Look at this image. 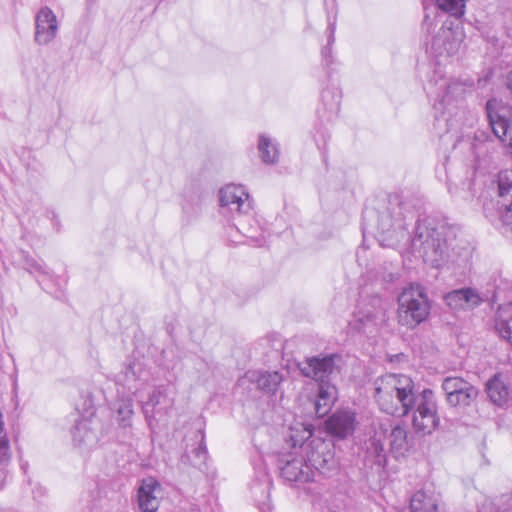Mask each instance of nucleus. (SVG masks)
<instances>
[{"label": "nucleus", "instance_id": "obj_2", "mask_svg": "<svg viewBox=\"0 0 512 512\" xmlns=\"http://www.w3.org/2000/svg\"><path fill=\"white\" fill-rule=\"evenodd\" d=\"M374 398L380 409L390 415H408L416 433L431 434L439 425L437 401L431 389L414 392L413 380L404 374H386L374 381Z\"/></svg>", "mask_w": 512, "mask_h": 512}, {"label": "nucleus", "instance_id": "obj_12", "mask_svg": "<svg viewBox=\"0 0 512 512\" xmlns=\"http://www.w3.org/2000/svg\"><path fill=\"white\" fill-rule=\"evenodd\" d=\"M100 436L101 423L94 416L80 419L72 430L73 443L81 452L90 451L95 448L100 440Z\"/></svg>", "mask_w": 512, "mask_h": 512}, {"label": "nucleus", "instance_id": "obj_42", "mask_svg": "<svg viewBox=\"0 0 512 512\" xmlns=\"http://www.w3.org/2000/svg\"><path fill=\"white\" fill-rule=\"evenodd\" d=\"M241 225H242V223H241V222H239V223H238V224H236L235 226H236L237 230H239V231H240V232H242L243 234H246V231H244V229L242 230V229L240 228V226H241Z\"/></svg>", "mask_w": 512, "mask_h": 512}, {"label": "nucleus", "instance_id": "obj_14", "mask_svg": "<svg viewBox=\"0 0 512 512\" xmlns=\"http://www.w3.org/2000/svg\"><path fill=\"white\" fill-rule=\"evenodd\" d=\"M497 215L504 226L512 231V171L499 172L497 176Z\"/></svg>", "mask_w": 512, "mask_h": 512}, {"label": "nucleus", "instance_id": "obj_38", "mask_svg": "<svg viewBox=\"0 0 512 512\" xmlns=\"http://www.w3.org/2000/svg\"><path fill=\"white\" fill-rule=\"evenodd\" d=\"M397 278L396 274L388 273L383 277L385 283H391Z\"/></svg>", "mask_w": 512, "mask_h": 512}, {"label": "nucleus", "instance_id": "obj_5", "mask_svg": "<svg viewBox=\"0 0 512 512\" xmlns=\"http://www.w3.org/2000/svg\"><path fill=\"white\" fill-rule=\"evenodd\" d=\"M398 323L413 329L424 322L431 309L426 289L420 284L405 287L397 298Z\"/></svg>", "mask_w": 512, "mask_h": 512}, {"label": "nucleus", "instance_id": "obj_31", "mask_svg": "<svg viewBox=\"0 0 512 512\" xmlns=\"http://www.w3.org/2000/svg\"><path fill=\"white\" fill-rule=\"evenodd\" d=\"M160 394H161V391H160V389H158L152 393V395L149 397L148 401L143 402L142 409H143V412L145 414V417H146V420H147L149 426H151V418L153 416V409L155 408L156 405L159 404Z\"/></svg>", "mask_w": 512, "mask_h": 512}, {"label": "nucleus", "instance_id": "obj_15", "mask_svg": "<svg viewBox=\"0 0 512 512\" xmlns=\"http://www.w3.org/2000/svg\"><path fill=\"white\" fill-rule=\"evenodd\" d=\"M308 463L313 472L329 477L338 470V461L329 444L318 442L307 452Z\"/></svg>", "mask_w": 512, "mask_h": 512}, {"label": "nucleus", "instance_id": "obj_28", "mask_svg": "<svg viewBox=\"0 0 512 512\" xmlns=\"http://www.w3.org/2000/svg\"><path fill=\"white\" fill-rule=\"evenodd\" d=\"M335 29V22L329 21L327 27V44L321 49L322 64L326 67H330L334 63L332 45L335 41Z\"/></svg>", "mask_w": 512, "mask_h": 512}, {"label": "nucleus", "instance_id": "obj_37", "mask_svg": "<svg viewBox=\"0 0 512 512\" xmlns=\"http://www.w3.org/2000/svg\"><path fill=\"white\" fill-rule=\"evenodd\" d=\"M489 206H494L493 201H491L489 203H485L483 205V210H484V213H485L486 217H492V214L489 212L490 211Z\"/></svg>", "mask_w": 512, "mask_h": 512}, {"label": "nucleus", "instance_id": "obj_13", "mask_svg": "<svg viewBox=\"0 0 512 512\" xmlns=\"http://www.w3.org/2000/svg\"><path fill=\"white\" fill-rule=\"evenodd\" d=\"M298 452L293 451L288 454H280L279 462L281 476L289 482H308L313 479L314 472L309 466L308 459L298 457Z\"/></svg>", "mask_w": 512, "mask_h": 512}, {"label": "nucleus", "instance_id": "obj_16", "mask_svg": "<svg viewBox=\"0 0 512 512\" xmlns=\"http://www.w3.org/2000/svg\"><path fill=\"white\" fill-rule=\"evenodd\" d=\"M59 23L56 14L49 7H42L35 18V42L48 45L57 36Z\"/></svg>", "mask_w": 512, "mask_h": 512}, {"label": "nucleus", "instance_id": "obj_8", "mask_svg": "<svg viewBox=\"0 0 512 512\" xmlns=\"http://www.w3.org/2000/svg\"><path fill=\"white\" fill-rule=\"evenodd\" d=\"M442 390L450 407L466 408L476 401L479 390L462 377L448 376L442 380Z\"/></svg>", "mask_w": 512, "mask_h": 512}, {"label": "nucleus", "instance_id": "obj_9", "mask_svg": "<svg viewBox=\"0 0 512 512\" xmlns=\"http://www.w3.org/2000/svg\"><path fill=\"white\" fill-rule=\"evenodd\" d=\"M219 203L223 214L231 212L239 217L252 210L249 194L242 185L229 184L219 191Z\"/></svg>", "mask_w": 512, "mask_h": 512}, {"label": "nucleus", "instance_id": "obj_10", "mask_svg": "<svg viewBox=\"0 0 512 512\" xmlns=\"http://www.w3.org/2000/svg\"><path fill=\"white\" fill-rule=\"evenodd\" d=\"M463 38V32L458 26L445 22L433 37L430 49L436 56H452L459 51Z\"/></svg>", "mask_w": 512, "mask_h": 512}, {"label": "nucleus", "instance_id": "obj_7", "mask_svg": "<svg viewBox=\"0 0 512 512\" xmlns=\"http://www.w3.org/2000/svg\"><path fill=\"white\" fill-rule=\"evenodd\" d=\"M489 125L494 135L506 146L512 148V112L501 101L490 99L486 103Z\"/></svg>", "mask_w": 512, "mask_h": 512}, {"label": "nucleus", "instance_id": "obj_25", "mask_svg": "<svg viewBox=\"0 0 512 512\" xmlns=\"http://www.w3.org/2000/svg\"><path fill=\"white\" fill-rule=\"evenodd\" d=\"M261 161L267 165L276 164L279 160L278 142L266 134H260L257 143Z\"/></svg>", "mask_w": 512, "mask_h": 512}, {"label": "nucleus", "instance_id": "obj_4", "mask_svg": "<svg viewBox=\"0 0 512 512\" xmlns=\"http://www.w3.org/2000/svg\"><path fill=\"white\" fill-rule=\"evenodd\" d=\"M386 440L389 441L390 451L396 456H403L410 446L405 426L392 425L389 419L381 422L370 438L366 451L367 457L379 467H384L386 464Z\"/></svg>", "mask_w": 512, "mask_h": 512}, {"label": "nucleus", "instance_id": "obj_3", "mask_svg": "<svg viewBox=\"0 0 512 512\" xmlns=\"http://www.w3.org/2000/svg\"><path fill=\"white\" fill-rule=\"evenodd\" d=\"M427 96L433 101L435 118L449 124L451 119L446 115L455 116L462 108L465 85L459 80L450 79L445 76L441 67L433 70L432 76L424 84Z\"/></svg>", "mask_w": 512, "mask_h": 512}, {"label": "nucleus", "instance_id": "obj_27", "mask_svg": "<svg viewBox=\"0 0 512 512\" xmlns=\"http://www.w3.org/2000/svg\"><path fill=\"white\" fill-rule=\"evenodd\" d=\"M472 258V249L467 245H455L448 248V259L446 265H454L457 267H465Z\"/></svg>", "mask_w": 512, "mask_h": 512}, {"label": "nucleus", "instance_id": "obj_33", "mask_svg": "<svg viewBox=\"0 0 512 512\" xmlns=\"http://www.w3.org/2000/svg\"><path fill=\"white\" fill-rule=\"evenodd\" d=\"M375 319L373 314H366L363 316L358 315L355 319L354 328L358 331L366 332V327L369 325H374Z\"/></svg>", "mask_w": 512, "mask_h": 512}, {"label": "nucleus", "instance_id": "obj_6", "mask_svg": "<svg viewBox=\"0 0 512 512\" xmlns=\"http://www.w3.org/2000/svg\"><path fill=\"white\" fill-rule=\"evenodd\" d=\"M340 360L341 357L337 354L315 356L300 363L299 369L305 377L312 378L319 385L331 383L340 372Z\"/></svg>", "mask_w": 512, "mask_h": 512}, {"label": "nucleus", "instance_id": "obj_35", "mask_svg": "<svg viewBox=\"0 0 512 512\" xmlns=\"http://www.w3.org/2000/svg\"><path fill=\"white\" fill-rule=\"evenodd\" d=\"M512 511V495H502L500 502L497 504L496 512H510Z\"/></svg>", "mask_w": 512, "mask_h": 512}, {"label": "nucleus", "instance_id": "obj_11", "mask_svg": "<svg viewBox=\"0 0 512 512\" xmlns=\"http://www.w3.org/2000/svg\"><path fill=\"white\" fill-rule=\"evenodd\" d=\"M150 379V373L140 361H132L116 375V385L122 387L123 393L138 396L146 388Z\"/></svg>", "mask_w": 512, "mask_h": 512}, {"label": "nucleus", "instance_id": "obj_34", "mask_svg": "<svg viewBox=\"0 0 512 512\" xmlns=\"http://www.w3.org/2000/svg\"><path fill=\"white\" fill-rule=\"evenodd\" d=\"M260 462H262V461L260 460ZM254 469H255V473H256V477H257L258 481H260L263 484L268 485L270 483V477H269L268 470H267L266 466L263 463L254 464Z\"/></svg>", "mask_w": 512, "mask_h": 512}, {"label": "nucleus", "instance_id": "obj_41", "mask_svg": "<svg viewBox=\"0 0 512 512\" xmlns=\"http://www.w3.org/2000/svg\"><path fill=\"white\" fill-rule=\"evenodd\" d=\"M500 293H501L500 288H497V289H496V291H495V293H494V298H495V299L499 298V297H500Z\"/></svg>", "mask_w": 512, "mask_h": 512}, {"label": "nucleus", "instance_id": "obj_26", "mask_svg": "<svg viewBox=\"0 0 512 512\" xmlns=\"http://www.w3.org/2000/svg\"><path fill=\"white\" fill-rule=\"evenodd\" d=\"M410 507L412 512H439L438 499L427 490H420L413 494Z\"/></svg>", "mask_w": 512, "mask_h": 512}, {"label": "nucleus", "instance_id": "obj_36", "mask_svg": "<svg viewBox=\"0 0 512 512\" xmlns=\"http://www.w3.org/2000/svg\"><path fill=\"white\" fill-rule=\"evenodd\" d=\"M421 29H422V32L427 35L430 34L432 32V30L434 29L433 19L430 18L428 13H426L424 16V19H423L422 25H421Z\"/></svg>", "mask_w": 512, "mask_h": 512}, {"label": "nucleus", "instance_id": "obj_20", "mask_svg": "<svg viewBox=\"0 0 512 512\" xmlns=\"http://www.w3.org/2000/svg\"><path fill=\"white\" fill-rule=\"evenodd\" d=\"M242 381L256 383L261 391L267 394H275L283 381V375L277 371H248Z\"/></svg>", "mask_w": 512, "mask_h": 512}, {"label": "nucleus", "instance_id": "obj_24", "mask_svg": "<svg viewBox=\"0 0 512 512\" xmlns=\"http://www.w3.org/2000/svg\"><path fill=\"white\" fill-rule=\"evenodd\" d=\"M486 392L492 403L503 406L509 398V388L500 374L494 375L486 383Z\"/></svg>", "mask_w": 512, "mask_h": 512}, {"label": "nucleus", "instance_id": "obj_1", "mask_svg": "<svg viewBox=\"0 0 512 512\" xmlns=\"http://www.w3.org/2000/svg\"><path fill=\"white\" fill-rule=\"evenodd\" d=\"M390 208L379 216L377 240L382 247L398 249L410 244L411 253L433 268L446 265L448 247L453 230L445 222L434 217L419 218L412 233L406 229V220L415 214L407 202L398 196L390 199Z\"/></svg>", "mask_w": 512, "mask_h": 512}, {"label": "nucleus", "instance_id": "obj_29", "mask_svg": "<svg viewBox=\"0 0 512 512\" xmlns=\"http://www.w3.org/2000/svg\"><path fill=\"white\" fill-rule=\"evenodd\" d=\"M116 412L118 414L120 425L123 428L131 426V417L133 415L132 400L131 398L122 399L116 405Z\"/></svg>", "mask_w": 512, "mask_h": 512}, {"label": "nucleus", "instance_id": "obj_30", "mask_svg": "<svg viewBox=\"0 0 512 512\" xmlns=\"http://www.w3.org/2000/svg\"><path fill=\"white\" fill-rule=\"evenodd\" d=\"M322 101L331 113H338L340 107V95L338 93H333L330 90H324L322 92Z\"/></svg>", "mask_w": 512, "mask_h": 512}, {"label": "nucleus", "instance_id": "obj_32", "mask_svg": "<svg viewBox=\"0 0 512 512\" xmlns=\"http://www.w3.org/2000/svg\"><path fill=\"white\" fill-rule=\"evenodd\" d=\"M25 269L30 273H38L42 276H48L49 272L47 270V267L42 262H38L32 258H26L25 259Z\"/></svg>", "mask_w": 512, "mask_h": 512}, {"label": "nucleus", "instance_id": "obj_22", "mask_svg": "<svg viewBox=\"0 0 512 512\" xmlns=\"http://www.w3.org/2000/svg\"><path fill=\"white\" fill-rule=\"evenodd\" d=\"M495 330L512 346V302L499 305L495 316Z\"/></svg>", "mask_w": 512, "mask_h": 512}, {"label": "nucleus", "instance_id": "obj_21", "mask_svg": "<svg viewBox=\"0 0 512 512\" xmlns=\"http://www.w3.org/2000/svg\"><path fill=\"white\" fill-rule=\"evenodd\" d=\"M337 398V389L332 383H324L319 385L318 394L314 403L315 413L317 417H324L332 408Z\"/></svg>", "mask_w": 512, "mask_h": 512}, {"label": "nucleus", "instance_id": "obj_39", "mask_svg": "<svg viewBox=\"0 0 512 512\" xmlns=\"http://www.w3.org/2000/svg\"><path fill=\"white\" fill-rule=\"evenodd\" d=\"M507 88L509 89V91L512 94V71L509 72V74L507 76Z\"/></svg>", "mask_w": 512, "mask_h": 512}, {"label": "nucleus", "instance_id": "obj_17", "mask_svg": "<svg viewBox=\"0 0 512 512\" xmlns=\"http://www.w3.org/2000/svg\"><path fill=\"white\" fill-rule=\"evenodd\" d=\"M137 496L142 512H156L162 498L161 484L155 478L147 477L141 481Z\"/></svg>", "mask_w": 512, "mask_h": 512}, {"label": "nucleus", "instance_id": "obj_23", "mask_svg": "<svg viewBox=\"0 0 512 512\" xmlns=\"http://www.w3.org/2000/svg\"><path fill=\"white\" fill-rule=\"evenodd\" d=\"M313 435V426L311 424L296 423L290 428L289 439L287 444L294 451L305 449L309 452L310 444H305Z\"/></svg>", "mask_w": 512, "mask_h": 512}, {"label": "nucleus", "instance_id": "obj_40", "mask_svg": "<svg viewBox=\"0 0 512 512\" xmlns=\"http://www.w3.org/2000/svg\"><path fill=\"white\" fill-rule=\"evenodd\" d=\"M205 453H206V448L204 446L200 445L198 448V455L205 454Z\"/></svg>", "mask_w": 512, "mask_h": 512}, {"label": "nucleus", "instance_id": "obj_19", "mask_svg": "<svg viewBox=\"0 0 512 512\" xmlns=\"http://www.w3.org/2000/svg\"><path fill=\"white\" fill-rule=\"evenodd\" d=\"M329 434L343 439L355 430V413L351 410H339L333 413L325 422Z\"/></svg>", "mask_w": 512, "mask_h": 512}, {"label": "nucleus", "instance_id": "obj_18", "mask_svg": "<svg viewBox=\"0 0 512 512\" xmlns=\"http://www.w3.org/2000/svg\"><path fill=\"white\" fill-rule=\"evenodd\" d=\"M443 300L453 310H470L483 301L479 293L470 287L452 290L444 295Z\"/></svg>", "mask_w": 512, "mask_h": 512}]
</instances>
